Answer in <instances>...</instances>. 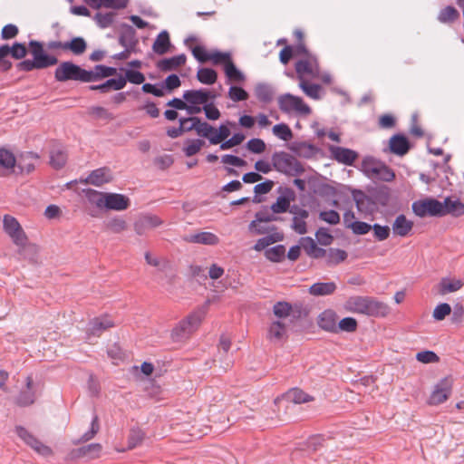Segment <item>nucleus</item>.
<instances>
[{"mask_svg":"<svg viewBox=\"0 0 464 464\" xmlns=\"http://www.w3.org/2000/svg\"><path fill=\"white\" fill-rule=\"evenodd\" d=\"M411 150L408 138L402 133H396L390 138L389 150L397 156H404Z\"/></svg>","mask_w":464,"mask_h":464,"instance_id":"4be33fe9","label":"nucleus"},{"mask_svg":"<svg viewBox=\"0 0 464 464\" xmlns=\"http://www.w3.org/2000/svg\"><path fill=\"white\" fill-rule=\"evenodd\" d=\"M67 162V154L63 150H53L50 152V164L55 169H63Z\"/></svg>","mask_w":464,"mask_h":464,"instance_id":"49530a36","label":"nucleus"},{"mask_svg":"<svg viewBox=\"0 0 464 464\" xmlns=\"http://www.w3.org/2000/svg\"><path fill=\"white\" fill-rule=\"evenodd\" d=\"M286 336V326L280 321H274L267 331V339L271 342H280Z\"/></svg>","mask_w":464,"mask_h":464,"instance_id":"e433bc0d","label":"nucleus"},{"mask_svg":"<svg viewBox=\"0 0 464 464\" xmlns=\"http://www.w3.org/2000/svg\"><path fill=\"white\" fill-rule=\"evenodd\" d=\"M331 152L338 162L351 166L358 157V153L351 149L343 147H331Z\"/></svg>","mask_w":464,"mask_h":464,"instance_id":"bb28decb","label":"nucleus"},{"mask_svg":"<svg viewBox=\"0 0 464 464\" xmlns=\"http://www.w3.org/2000/svg\"><path fill=\"white\" fill-rule=\"evenodd\" d=\"M5 232L12 238L18 246H24L27 243V237L17 219L10 215H5L3 219Z\"/></svg>","mask_w":464,"mask_h":464,"instance_id":"9d476101","label":"nucleus"},{"mask_svg":"<svg viewBox=\"0 0 464 464\" xmlns=\"http://www.w3.org/2000/svg\"><path fill=\"white\" fill-rule=\"evenodd\" d=\"M299 87L305 93V95L314 100H319L322 97L321 92L323 88L320 84L311 83L308 81L302 79V81L299 82Z\"/></svg>","mask_w":464,"mask_h":464,"instance_id":"58836bf2","label":"nucleus"},{"mask_svg":"<svg viewBox=\"0 0 464 464\" xmlns=\"http://www.w3.org/2000/svg\"><path fill=\"white\" fill-rule=\"evenodd\" d=\"M117 73L115 67L106 66L103 64H97L94 70H88V82H97L103 78L113 76Z\"/></svg>","mask_w":464,"mask_h":464,"instance_id":"c756f323","label":"nucleus"},{"mask_svg":"<svg viewBox=\"0 0 464 464\" xmlns=\"http://www.w3.org/2000/svg\"><path fill=\"white\" fill-rule=\"evenodd\" d=\"M209 61H211L214 65L222 64L223 68H226V65L229 62H233L229 53H222L220 51H215L210 53Z\"/></svg>","mask_w":464,"mask_h":464,"instance_id":"bf43d9fd","label":"nucleus"},{"mask_svg":"<svg viewBox=\"0 0 464 464\" xmlns=\"http://www.w3.org/2000/svg\"><path fill=\"white\" fill-rule=\"evenodd\" d=\"M292 305L284 301L277 302L273 306V313L278 318H285L290 314Z\"/></svg>","mask_w":464,"mask_h":464,"instance_id":"680f3d73","label":"nucleus"},{"mask_svg":"<svg viewBox=\"0 0 464 464\" xmlns=\"http://www.w3.org/2000/svg\"><path fill=\"white\" fill-rule=\"evenodd\" d=\"M230 135V130L224 124H221L210 139V144L217 145L224 141Z\"/></svg>","mask_w":464,"mask_h":464,"instance_id":"e2e57ef3","label":"nucleus"},{"mask_svg":"<svg viewBox=\"0 0 464 464\" xmlns=\"http://www.w3.org/2000/svg\"><path fill=\"white\" fill-rule=\"evenodd\" d=\"M118 41L122 47H128L135 50L139 44L136 30L128 24H121L120 26Z\"/></svg>","mask_w":464,"mask_h":464,"instance_id":"aec40b11","label":"nucleus"},{"mask_svg":"<svg viewBox=\"0 0 464 464\" xmlns=\"http://www.w3.org/2000/svg\"><path fill=\"white\" fill-rule=\"evenodd\" d=\"M100 430L99 417L95 414L92 417L91 427L88 431L83 433L80 439V442H87L93 439Z\"/></svg>","mask_w":464,"mask_h":464,"instance_id":"052dcab7","label":"nucleus"},{"mask_svg":"<svg viewBox=\"0 0 464 464\" xmlns=\"http://www.w3.org/2000/svg\"><path fill=\"white\" fill-rule=\"evenodd\" d=\"M170 45L171 43L169 39V34L168 31L163 30L158 34L156 40L154 41L152 50L157 54L162 55L169 51Z\"/></svg>","mask_w":464,"mask_h":464,"instance_id":"c9c22d12","label":"nucleus"},{"mask_svg":"<svg viewBox=\"0 0 464 464\" xmlns=\"http://www.w3.org/2000/svg\"><path fill=\"white\" fill-rule=\"evenodd\" d=\"M362 167L368 174L377 179L389 182L395 179V173L389 166L381 161H375L372 158L364 159Z\"/></svg>","mask_w":464,"mask_h":464,"instance_id":"6e6552de","label":"nucleus"},{"mask_svg":"<svg viewBox=\"0 0 464 464\" xmlns=\"http://www.w3.org/2000/svg\"><path fill=\"white\" fill-rule=\"evenodd\" d=\"M295 72L297 74V78L301 82L302 79H304V76L307 75H314L318 72L319 63L316 56H312L308 58H304L299 60L295 63Z\"/></svg>","mask_w":464,"mask_h":464,"instance_id":"6ab92c4d","label":"nucleus"},{"mask_svg":"<svg viewBox=\"0 0 464 464\" xmlns=\"http://www.w3.org/2000/svg\"><path fill=\"white\" fill-rule=\"evenodd\" d=\"M272 131L274 135L285 141H288L293 138V131L286 123L282 122L276 124L273 127Z\"/></svg>","mask_w":464,"mask_h":464,"instance_id":"5fc2aeb1","label":"nucleus"},{"mask_svg":"<svg viewBox=\"0 0 464 464\" xmlns=\"http://www.w3.org/2000/svg\"><path fill=\"white\" fill-rule=\"evenodd\" d=\"M285 397L287 401L295 404L304 403L313 401V397L298 388L290 389Z\"/></svg>","mask_w":464,"mask_h":464,"instance_id":"a19ab883","label":"nucleus"},{"mask_svg":"<svg viewBox=\"0 0 464 464\" xmlns=\"http://www.w3.org/2000/svg\"><path fill=\"white\" fill-rule=\"evenodd\" d=\"M15 432L17 436L34 451L43 456H49L52 454V449L44 445L34 434L27 430L21 425L15 426Z\"/></svg>","mask_w":464,"mask_h":464,"instance_id":"9b49d317","label":"nucleus"},{"mask_svg":"<svg viewBox=\"0 0 464 464\" xmlns=\"http://www.w3.org/2000/svg\"><path fill=\"white\" fill-rule=\"evenodd\" d=\"M84 194L91 204L95 205L100 209L104 208L107 192H101L92 188H87L84 190Z\"/></svg>","mask_w":464,"mask_h":464,"instance_id":"ea45409f","label":"nucleus"},{"mask_svg":"<svg viewBox=\"0 0 464 464\" xmlns=\"http://www.w3.org/2000/svg\"><path fill=\"white\" fill-rule=\"evenodd\" d=\"M228 97L234 102H242L248 99V93L240 86H231L228 91Z\"/></svg>","mask_w":464,"mask_h":464,"instance_id":"774afa93","label":"nucleus"},{"mask_svg":"<svg viewBox=\"0 0 464 464\" xmlns=\"http://www.w3.org/2000/svg\"><path fill=\"white\" fill-rule=\"evenodd\" d=\"M106 227L113 233H121L127 228V223L123 218H113L106 223Z\"/></svg>","mask_w":464,"mask_h":464,"instance_id":"338daca9","label":"nucleus"},{"mask_svg":"<svg viewBox=\"0 0 464 464\" xmlns=\"http://www.w3.org/2000/svg\"><path fill=\"white\" fill-rule=\"evenodd\" d=\"M274 185V181L270 179H266L264 182L256 184L254 187L255 196L252 201L254 203L262 202V198L259 196L269 193L272 190Z\"/></svg>","mask_w":464,"mask_h":464,"instance_id":"8fccbe9b","label":"nucleus"},{"mask_svg":"<svg viewBox=\"0 0 464 464\" xmlns=\"http://www.w3.org/2000/svg\"><path fill=\"white\" fill-rule=\"evenodd\" d=\"M273 168L286 176H301L305 169L302 162L285 151H276L271 157Z\"/></svg>","mask_w":464,"mask_h":464,"instance_id":"20e7f679","label":"nucleus"},{"mask_svg":"<svg viewBox=\"0 0 464 464\" xmlns=\"http://www.w3.org/2000/svg\"><path fill=\"white\" fill-rule=\"evenodd\" d=\"M186 241L208 246H215L219 242L217 235L211 232H199L186 237Z\"/></svg>","mask_w":464,"mask_h":464,"instance_id":"473e14b6","label":"nucleus"},{"mask_svg":"<svg viewBox=\"0 0 464 464\" xmlns=\"http://www.w3.org/2000/svg\"><path fill=\"white\" fill-rule=\"evenodd\" d=\"M34 401L35 391L34 380L32 376H27L25 379V387L20 391L14 402L20 407H27L34 403Z\"/></svg>","mask_w":464,"mask_h":464,"instance_id":"a211bd4d","label":"nucleus"},{"mask_svg":"<svg viewBox=\"0 0 464 464\" xmlns=\"http://www.w3.org/2000/svg\"><path fill=\"white\" fill-rule=\"evenodd\" d=\"M145 437V433L139 428L131 429L130 430L128 440H127V448L128 450H132L136 448L138 445L141 444Z\"/></svg>","mask_w":464,"mask_h":464,"instance_id":"864d4df0","label":"nucleus"},{"mask_svg":"<svg viewBox=\"0 0 464 464\" xmlns=\"http://www.w3.org/2000/svg\"><path fill=\"white\" fill-rule=\"evenodd\" d=\"M452 382L450 378L441 379L429 398V404L439 405L448 400L451 394Z\"/></svg>","mask_w":464,"mask_h":464,"instance_id":"ddd939ff","label":"nucleus"},{"mask_svg":"<svg viewBox=\"0 0 464 464\" xmlns=\"http://www.w3.org/2000/svg\"><path fill=\"white\" fill-rule=\"evenodd\" d=\"M102 446L100 443H91L89 445L78 448L73 450L74 457H89L90 459H97L101 456Z\"/></svg>","mask_w":464,"mask_h":464,"instance_id":"f704fd0d","label":"nucleus"},{"mask_svg":"<svg viewBox=\"0 0 464 464\" xmlns=\"http://www.w3.org/2000/svg\"><path fill=\"white\" fill-rule=\"evenodd\" d=\"M105 199L104 208L107 210L122 211L130 205V198L123 194L107 193Z\"/></svg>","mask_w":464,"mask_h":464,"instance_id":"b1692460","label":"nucleus"},{"mask_svg":"<svg viewBox=\"0 0 464 464\" xmlns=\"http://www.w3.org/2000/svg\"><path fill=\"white\" fill-rule=\"evenodd\" d=\"M113 179L111 170L108 167H102L92 170L87 177L85 182L96 187L110 183Z\"/></svg>","mask_w":464,"mask_h":464,"instance_id":"393cba45","label":"nucleus"},{"mask_svg":"<svg viewBox=\"0 0 464 464\" xmlns=\"http://www.w3.org/2000/svg\"><path fill=\"white\" fill-rule=\"evenodd\" d=\"M54 79L60 82L68 81L88 82V70L71 61L62 62L54 71Z\"/></svg>","mask_w":464,"mask_h":464,"instance_id":"39448f33","label":"nucleus"},{"mask_svg":"<svg viewBox=\"0 0 464 464\" xmlns=\"http://www.w3.org/2000/svg\"><path fill=\"white\" fill-rule=\"evenodd\" d=\"M413 213L420 218L439 217L440 218L441 202L433 198L419 199L412 203Z\"/></svg>","mask_w":464,"mask_h":464,"instance_id":"1a4fd4ad","label":"nucleus"},{"mask_svg":"<svg viewBox=\"0 0 464 464\" xmlns=\"http://www.w3.org/2000/svg\"><path fill=\"white\" fill-rule=\"evenodd\" d=\"M162 224V220L156 215H143L134 222V230L140 235H145L148 230L157 227Z\"/></svg>","mask_w":464,"mask_h":464,"instance_id":"412c9836","label":"nucleus"},{"mask_svg":"<svg viewBox=\"0 0 464 464\" xmlns=\"http://www.w3.org/2000/svg\"><path fill=\"white\" fill-rule=\"evenodd\" d=\"M412 227L413 222L408 220L403 214L397 216L392 225L393 233L400 237H406Z\"/></svg>","mask_w":464,"mask_h":464,"instance_id":"72a5a7b5","label":"nucleus"},{"mask_svg":"<svg viewBox=\"0 0 464 464\" xmlns=\"http://www.w3.org/2000/svg\"><path fill=\"white\" fill-rule=\"evenodd\" d=\"M114 322L107 315L94 317L90 320L87 328V335L88 336H96L99 337L102 334L113 327Z\"/></svg>","mask_w":464,"mask_h":464,"instance_id":"f3484780","label":"nucleus"},{"mask_svg":"<svg viewBox=\"0 0 464 464\" xmlns=\"http://www.w3.org/2000/svg\"><path fill=\"white\" fill-rule=\"evenodd\" d=\"M159 85H160L162 91L171 92L181 85V81L177 74L172 73L167 76L163 82L159 83Z\"/></svg>","mask_w":464,"mask_h":464,"instance_id":"6e6d98bb","label":"nucleus"},{"mask_svg":"<svg viewBox=\"0 0 464 464\" xmlns=\"http://www.w3.org/2000/svg\"><path fill=\"white\" fill-rule=\"evenodd\" d=\"M353 199L357 210L363 214H372L376 209V201L372 196H368L361 189H351Z\"/></svg>","mask_w":464,"mask_h":464,"instance_id":"2eb2a0df","label":"nucleus"},{"mask_svg":"<svg viewBox=\"0 0 464 464\" xmlns=\"http://www.w3.org/2000/svg\"><path fill=\"white\" fill-rule=\"evenodd\" d=\"M463 286L461 280H450L449 278H442L440 283V292L441 295L452 293L459 290Z\"/></svg>","mask_w":464,"mask_h":464,"instance_id":"603ef678","label":"nucleus"},{"mask_svg":"<svg viewBox=\"0 0 464 464\" xmlns=\"http://www.w3.org/2000/svg\"><path fill=\"white\" fill-rule=\"evenodd\" d=\"M347 256L345 250L331 247L328 251L326 250L325 262L328 266H333L343 262Z\"/></svg>","mask_w":464,"mask_h":464,"instance_id":"4c0bfd02","label":"nucleus"},{"mask_svg":"<svg viewBox=\"0 0 464 464\" xmlns=\"http://www.w3.org/2000/svg\"><path fill=\"white\" fill-rule=\"evenodd\" d=\"M186 143L188 145L183 148V152L187 157H191L200 150L201 147L205 144V141L200 139H194L188 140Z\"/></svg>","mask_w":464,"mask_h":464,"instance_id":"4d7b16f0","label":"nucleus"},{"mask_svg":"<svg viewBox=\"0 0 464 464\" xmlns=\"http://www.w3.org/2000/svg\"><path fill=\"white\" fill-rule=\"evenodd\" d=\"M128 5V0H99L98 3L93 6L94 9L101 7L111 8V9H122Z\"/></svg>","mask_w":464,"mask_h":464,"instance_id":"13d9d810","label":"nucleus"},{"mask_svg":"<svg viewBox=\"0 0 464 464\" xmlns=\"http://www.w3.org/2000/svg\"><path fill=\"white\" fill-rule=\"evenodd\" d=\"M28 48L33 59H25L16 63V69L19 72L46 69L58 63L57 57L46 53L42 42L31 40L28 43Z\"/></svg>","mask_w":464,"mask_h":464,"instance_id":"f257e3e1","label":"nucleus"},{"mask_svg":"<svg viewBox=\"0 0 464 464\" xmlns=\"http://www.w3.org/2000/svg\"><path fill=\"white\" fill-rule=\"evenodd\" d=\"M288 149L299 157L310 159L315 155L318 149L307 141H293L288 145Z\"/></svg>","mask_w":464,"mask_h":464,"instance_id":"a878e982","label":"nucleus"},{"mask_svg":"<svg viewBox=\"0 0 464 464\" xmlns=\"http://www.w3.org/2000/svg\"><path fill=\"white\" fill-rule=\"evenodd\" d=\"M358 322L353 317H344L338 321L336 334L339 333H354L357 331Z\"/></svg>","mask_w":464,"mask_h":464,"instance_id":"3c124183","label":"nucleus"},{"mask_svg":"<svg viewBox=\"0 0 464 464\" xmlns=\"http://www.w3.org/2000/svg\"><path fill=\"white\" fill-rule=\"evenodd\" d=\"M87 49V43L84 38L76 36L66 41V51L72 52L75 55L82 54Z\"/></svg>","mask_w":464,"mask_h":464,"instance_id":"79ce46f5","label":"nucleus"},{"mask_svg":"<svg viewBox=\"0 0 464 464\" xmlns=\"http://www.w3.org/2000/svg\"><path fill=\"white\" fill-rule=\"evenodd\" d=\"M265 256L271 262L280 263L285 256V247L284 245H276L265 250Z\"/></svg>","mask_w":464,"mask_h":464,"instance_id":"a18cd8bd","label":"nucleus"},{"mask_svg":"<svg viewBox=\"0 0 464 464\" xmlns=\"http://www.w3.org/2000/svg\"><path fill=\"white\" fill-rule=\"evenodd\" d=\"M224 72L229 82H243L246 80V76L236 66L234 62H229L226 68H224Z\"/></svg>","mask_w":464,"mask_h":464,"instance_id":"de8ad7c7","label":"nucleus"},{"mask_svg":"<svg viewBox=\"0 0 464 464\" xmlns=\"http://www.w3.org/2000/svg\"><path fill=\"white\" fill-rule=\"evenodd\" d=\"M187 56L184 53L164 58L157 63V67L161 72H170L186 63Z\"/></svg>","mask_w":464,"mask_h":464,"instance_id":"c85d7f7f","label":"nucleus"},{"mask_svg":"<svg viewBox=\"0 0 464 464\" xmlns=\"http://www.w3.org/2000/svg\"><path fill=\"white\" fill-rule=\"evenodd\" d=\"M255 95L260 102L268 104L274 100L275 91L270 84L260 82L255 87Z\"/></svg>","mask_w":464,"mask_h":464,"instance_id":"2f4dec72","label":"nucleus"},{"mask_svg":"<svg viewBox=\"0 0 464 464\" xmlns=\"http://www.w3.org/2000/svg\"><path fill=\"white\" fill-rule=\"evenodd\" d=\"M218 94L207 89L188 90L183 92L182 98L188 103H199L205 106L217 99Z\"/></svg>","mask_w":464,"mask_h":464,"instance_id":"4468645a","label":"nucleus"},{"mask_svg":"<svg viewBox=\"0 0 464 464\" xmlns=\"http://www.w3.org/2000/svg\"><path fill=\"white\" fill-rule=\"evenodd\" d=\"M203 319L201 312H192L179 321L171 331V339L179 342L188 338L199 326Z\"/></svg>","mask_w":464,"mask_h":464,"instance_id":"423d86ee","label":"nucleus"},{"mask_svg":"<svg viewBox=\"0 0 464 464\" xmlns=\"http://www.w3.org/2000/svg\"><path fill=\"white\" fill-rule=\"evenodd\" d=\"M197 79L203 84L211 85L217 82L218 73L212 68H200L197 72Z\"/></svg>","mask_w":464,"mask_h":464,"instance_id":"09e8293b","label":"nucleus"},{"mask_svg":"<svg viewBox=\"0 0 464 464\" xmlns=\"http://www.w3.org/2000/svg\"><path fill=\"white\" fill-rule=\"evenodd\" d=\"M37 159L38 156L33 152H27L25 156H22L18 162L14 154L5 149V147L0 148V176L4 175L5 169H12L17 168L20 173L29 174L34 169V164L33 162H27V160Z\"/></svg>","mask_w":464,"mask_h":464,"instance_id":"7ed1b4c3","label":"nucleus"},{"mask_svg":"<svg viewBox=\"0 0 464 464\" xmlns=\"http://www.w3.org/2000/svg\"><path fill=\"white\" fill-rule=\"evenodd\" d=\"M450 215L453 218H459L464 215V203L459 199H452L451 197H446L441 202L440 217Z\"/></svg>","mask_w":464,"mask_h":464,"instance_id":"5701e85b","label":"nucleus"},{"mask_svg":"<svg viewBox=\"0 0 464 464\" xmlns=\"http://www.w3.org/2000/svg\"><path fill=\"white\" fill-rule=\"evenodd\" d=\"M451 306L447 303L438 304L433 310V318L436 321H442L451 314Z\"/></svg>","mask_w":464,"mask_h":464,"instance_id":"69168bd1","label":"nucleus"},{"mask_svg":"<svg viewBox=\"0 0 464 464\" xmlns=\"http://www.w3.org/2000/svg\"><path fill=\"white\" fill-rule=\"evenodd\" d=\"M301 244L305 253L313 258L318 259L326 256V250L318 246L316 242L310 237H302Z\"/></svg>","mask_w":464,"mask_h":464,"instance_id":"7c9ffc66","label":"nucleus"},{"mask_svg":"<svg viewBox=\"0 0 464 464\" xmlns=\"http://www.w3.org/2000/svg\"><path fill=\"white\" fill-rule=\"evenodd\" d=\"M337 289V285L331 282H316L308 288V293L313 296H325L333 295Z\"/></svg>","mask_w":464,"mask_h":464,"instance_id":"cd10ccee","label":"nucleus"},{"mask_svg":"<svg viewBox=\"0 0 464 464\" xmlns=\"http://www.w3.org/2000/svg\"><path fill=\"white\" fill-rule=\"evenodd\" d=\"M338 319L339 316L337 313L328 308L318 314L316 323L318 327L323 331L336 334Z\"/></svg>","mask_w":464,"mask_h":464,"instance_id":"dca6fc26","label":"nucleus"},{"mask_svg":"<svg viewBox=\"0 0 464 464\" xmlns=\"http://www.w3.org/2000/svg\"><path fill=\"white\" fill-rule=\"evenodd\" d=\"M345 309L354 314L372 317H384L389 312V306L372 296H351L345 303Z\"/></svg>","mask_w":464,"mask_h":464,"instance_id":"f03ea898","label":"nucleus"},{"mask_svg":"<svg viewBox=\"0 0 464 464\" xmlns=\"http://www.w3.org/2000/svg\"><path fill=\"white\" fill-rule=\"evenodd\" d=\"M459 18V11L452 5L442 8L438 15V20L442 24H450Z\"/></svg>","mask_w":464,"mask_h":464,"instance_id":"c03bdc74","label":"nucleus"},{"mask_svg":"<svg viewBox=\"0 0 464 464\" xmlns=\"http://www.w3.org/2000/svg\"><path fill=\"white\" fill-rule=\"evenodd\" d=\"M2 46L4 49L5 48V51H8V55H11L16 60L24 59L28 53L27 47L24 43L14 42L12 46H9L8 44H3Z\"/></svg>","mask_w":464,"mask_h":464,"instance_id":"37998d69","label":"nucleus"},{"mask_svg":"<svg viewBox=\"0 0 464 464\" xmlns=\"http://www.w3.org/2000/svg\"><path fill=\"white\" fill-rule=\"evenodd\" d=\"M277 191L280 193V196H278L276 201L271 205L270 209L275 214H281L289 210L291 202L295 199L296 195L295 190L288 187L280 186Z\"/></svg>","mask_w":464,"mask_h":464,"instance_id":"f8f14e48","label":"nucleus"},{"mask_svg":"<svg viewBox=\"0 0 464 464\" xmlns=\"http://www.w3.org/2000/svg\"><path fill=\"white\" fill-rule=\"evenodd\" d=\"M372 226L363 221H353L346 225V227L351 228L355 235H365L372 230Z\"/></svg>","mask_w":464,"mask_h":464,"instance_id":"0e129e2a","label":"nucleus"},{"mask_svg":"<svg viewBox=\"0 0 464 464\" xmlns=\"http://www.w3.org/2000/svg\"><path fill=\"white\" fill-rule=\"evenodd\" d=\"M278 107L281 111L290 113L296 111L300 114L307 115L311 112V108L299 96L291 93H285L278 97Z\"/></svg>","mask_w":464,"mask_h":464,"instance_id":"0eeeda50","label":"nucleus"}]
</instances>
